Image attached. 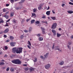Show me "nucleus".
<instances>
[{
    "mask_svg": "<svg viewBox=\"0 0 73 73\" xmlns=\"http://www.w3.org/2000/svg\"><path fill=\"white\" fill-rule=\"evenodd\" d=\"M23 48H21L14 47L12 48V52L13 53H16L17 54L18 53H20L22 52V50Z\"/></svg>",
    "mask_w": 73,
    "mask_h": 73,
    "instance_id": "nucleus-1",
    "label": "nucleus"
},
{
    "mask_svg": "<svg viewBox=\"0 0 73 73\" xmlns=\"http://www.w3.org/2000/svg\"><path fill=\"white\" fill-rule=\"evenodd\" d=\"M12 62L15 64H21V61L20 60L18 59L15 60H12Z\"/></svg>",
    "mask_w": 73,
    "mask_h": 73,
    "instance_id": "nucleus-2",
    "label": "nucleus"
},
{
    "mask_svg": "<svg viewBox=\"0 0 73 73\" xmlns=\"http://www.w3.org/2000/svg\"><path fill=\"white\" fill-rule=\"evenodd\" d=\"M57 23H53L51 27L52 29H56L57 27Z\"/></svg>",
    "mask_w": 73,
    "mask_h": 73,
    "instance_id": "nucleus-3",
    "label": "nucleus"
},
{
    "mask_svg": "<svg viewBox=\"0 0 73 73\" xmlns=\"http://www.w3.org/2000/svg\"><path fill=\"white\" fill-rule=\"evenodd\" d=\"M50 64H47L45 66V69H48L50 68Z\"/></svg>",
    "mask_w": 73,
    "mask_h": 73,
    "instance_id": "nucleus-4",
    "label": "nucleus"
},
{
    "mask_svg": "<svg viewBox=\"0 0 73 73\" xmlns=\"http://www.w3.org/2000/svg\"><path fill=\"white\" fill-rule=\"evenodd\" d=\"M15 44H16V42H11L10 43V45L11 46H15Z\"/></svg>",
    "mask_w": 73,
    "mask_h": 73,
    "instance_id": "nucleus-5",
    "label": "nucleus"
},
{
    "mask_svg": "<svg viewBox=\"0 0 73 73\" xmlns=\"http://www.w3.org/2000/svg\"><path fill=\"white\" fill-rule=\"evenodd\" d=\"M9 32V29L7 28L5 29V30L3 31L4 33H7Z\"/></svg>",
    "mask_w": 73,
    "mask_h": 73,
    "instance_id": "nucleus-6",
    "label": "nucleus"
},
{
    "mask_svg": "<svg viewBox=\"0 0 73 73\" xmlns=\"http://www.w3.org/2000/svg\"><path fill=\"white\" fill-rule=\"evenodd\" d=\"M42 29V34H44L45 33V29L44 28H42V27H41Z\"/></svg>",
    "mask_w": 73,
    "mask_h": 73,
    "instance_id": "nucleus-7",
    "label": "nucleus"
},
{
    "mask_svg": "<svg viewBox=\"0 0 73 73\" xmlns=\"http://www.w3.org/2000/svg\"><path fill=\"white\" fill-rule=\"evenodd\" d=\"M42 5L40 4L39 5V6L38 7V9L39 10H40L42 8Z\"/></svg>",
    "mask_w": 73,
    "mask_h": 73,
    "instance_id": "nucleus-8",
    "label": "nucleus"
},
{
    "mask_svg": "<svg viewBox=\"0 0 73 73\" xmlns=\"http://www.w3.org/2000/svg\"><path fill=\"white\" fill-rule=\"evenodd\" d=\"M50 11H47L46 13V14L47 15H48V16H49V15L50 14Z\"/></svg>",
    "mask_w": 73,
    "mask_h": 73,
    "instance_id": "nucleus-9",
    "label": "nucleus"
},
{
    "mask_svg": "<svg viewBox=\"0 0 73 73\" xmlns=\"http://www.w3.org/2000/svg\"><path fill=\"white\" fill-rule=\"evenodd\" d=\"M52 32L54 33V36H56V31L54 30H52Z\"/></svg>",
    "mask_w": 73,
    "mask_h": 73,
    "instance_id": "nucleus-10",
    "label": "nucleus"
},
{
    "mask_svg": "<svg viewBox=\"0 0 73 73\" xmlns=\"http://www.w3.org/2000/svg\"><path fill=\"white\" fill-rule=\"evenodd\" d=\"M48 54H49V53L48 52L46 53V54L44 55V58H47L48 57Z\"/></svg>",
    "mask_w": 73,
    "mask_h": 73,
    "instance_id": "nucleus-11",
    "label": "nucleus"
},
{
    "mask_svg": "<svg viewBox=\"0 0 73 73\" xmlns=\"http://www.w3.org/2000/svg\"><path fill=\"white\" fill-rule=\"evenodd\" d=\"M38 40L40 41H42L43 40V38L42 37H39L38 38Z\"/></svg>",
    "mask_w": 73,
    "mask_h": 73,
    "instance_id": "nucleus-12",
    "label": "nucleus"
},
{
    "mask_svg": "<svg viewBox=\"0 0 73 73\" xmlns=\"http://www.w3.org/2000/svg\"><path fill=\"white\" fill-rule=\"evenodd\" d=\"M68 13H69L70 14H72V13H73V11H67Z\"/></svg>",
    "mask_w": 73,
    "mask_h": 73,
    "instance_id": "nucleus-13",
    "label": "nucleus"
},
{
    "mask_svg": "<svg viewBox=\"0 0 73 73\" xmlns=\"http://www.w3.org/2000/svg\"><path fill=\"white\" fill-rule=\"evenodd\" d=\"M10 70L12 72H14L15 71V70H14V68L13 67H11L10 68Z\"/></svg>",
    "mask_w": 73,
    "mask_h": 73,
    "instance_id": "nucleus-14",
    "label": "nucleus"
},
{
    "mask_svg": "<svg viewBox=\"0 0 73 73\" xmlns=\"http://www.w3.org/2000/svg\"><path fill=\"white\" fill-rule=\"evenodd\" d=\"M25 1V0H21V1L19 2V4H21V3H24Z\"/></svg>",
    "mask_w": 73,
    "mask_h": 73,
    "instance_id": "nucleus-15",
    "label": "nucleus"
},
{
    "mask_svg": "<svg viewBox=\"0 0 73 73\" xmlns=\"http://www.w3.org/2000/svg\"><path fill=\"white\" fill-rule=\"evenodd\" d=\"M10 39L11 40H13L14 39V37L13 36H9Z\"/></svg>",
    "mask_w": 73,
    "mask_h": 73,
    "instance_id": "nucleus-16",
    "label": "nucleus"
},
{
    "mask_svg": "<svg viewBox=\"0 0 73 73\" xmlns=\"http://www.w3.org/2000/svg\"><path fill=\"white\" fill-rule=\"evenodd\" d=\"M3 17H5L6 19H8V17H9V16L5 15V16H3Z\"/></svg>",
    "mask_w": 73,
    "mask_h": 73,
    "instance_id": "nucleus-17",
    "label": "nucleus"
},
{
    "mask_svg": "<svg viewBox=\"0 0 73 73\" xmlns=\"http://www.w3.org/2000/svg\"><path fill=\"white\" fill-rule=\"evenodd\" d=\"M29 70H30V72H32V71H33L34 70V69L32 68H30Z\"/></svg>",
    "mask_w": 73,
    "mask_h": 73,
    "instance_id": "nucleus-18",
    "label": "nucleus"
},
{
    "mask_svg": "<svg viewBox=\"0 0 73 73\" xmlns=\"http://www.w3.org/2000/svg\"><path fill=\"white\" fill-rule=\"evenodd\" d=\"M5 65V63L3 62H0V65Z\"/></svg>",
    "mask_w": 73,
    "mask_h": 73,
    "instance_id": "nucleus-19",
    "label": "nucleus"
},
{
    "mask_svg": "<svg viewBox=\"0 0 73 73\" xmlns=\"http://www.w3.org/2000/svg\"><path fill=\"white\" fill-rule=\"evenodd\" d=\"M32 16H31L32 17H34V16H36V14L34 13H32Z\"/></svg>",
    "mask_w": 73,
    "mask_h": 73,
    "instance_id": "nucleus-20",
    "label": "nucleus"
},
{
    "mask_svg": "<svg viewBox=\"0 0 73 73\" xmlns=\"http://www.w3.org/2000/svg\"><path fill=\"white\" fill-rule=\"evenodd\" d=\"M64 63V61H62L60 62V63H59V64L60 65H62Z\"/></svg>",
    "mask_w": 73,
    "mask_h": 73,
    "instance_id": "nucleus-21",
    "label": "nucleus"
},
{
    "mask_svg": "<svg viewBox=\"0 0 73 73\" xmlns=\"http://www.w3.org/2000/svg\"><path fill=\"white\" fill-rule=\"evenodd\" d=\"M57 37H60V36H61V35L60 34H58V33H57Z\"/></svg>",
    "mask_w": 73,
    "mask_h": 73,
    "instance_id": "nucleus-22",
    "label": "nucleus"
},
{
    "mask_svg": "<svg viewBox=\"0 0 73 73\" xmlns=\"http://www.w3.org/2000/svg\"><path fill=\"white\" fill-rule=\"evenodd\" d=\"M35 23L36 25H38L39 24V23H40V22H39V21H37L35 22Z\"/></svg>",
    "mask_w": 73,
    "mask_h": 73,
    "instance_id": "nucleus-23",
    "label": "nucleus"
},
{
    "mask_svg": "<svg viewBox=\"0 0 73 73\" xmlns=\"http://www.w3.org/2000/svg\"><path fill=\"white\" fill-rule=\"evenodd\" d=\"M35 20H32L31 21V24H32V23H35Z\"/></svg>",
    "mask_w": 73,
    "mask_h": 73,
    "instance_id": "nucleus-24",
    "label": "nucleus"
},
{
    "mask_svg": "<svg viewBox=\"0 0 73 73\" xmlns=\"http://www.w3.org/2000/svg\"><path fill=\"white\" fill-rule=\"evenodd\" d=\"M51 19H52V20H56V17H51Z\"/></svg>",
    "mask_w": 73,
    "mask_h": 73,
    "instance_id": "nucleus-25",
    "label": "nucleus"
},
{
    "mask_svg": "<svg viewBox=\"0 0 73 73\" xmlns=\"http://www.w3.org/2000/svg\"><path fill=\"white\" fill-rule=\"evenodd\" d=\"M0 24H1V23H4V21L3 20L1 19H0Z\"/></svg>",
    "mask_w": 73,
    "mask_h": 73,
    "instance_id": "nucleus-26",
    "label": "nucleus"
},
{
    "mask_svg": "<svg viewBox=\"0 0 73 73\" xmlns=\"http://www.w3.org/2000/svg\"><path fill=\"white\" fill-rule=\"evenodd\" d=\"M56 50H58L59 52H62V50L60 49V48H56L55 49Z\"/></svg>",
    "mask_w": 73,
    "mask_h": 73,
    "instance_id": "nucleus-27",
    "label": "nucleus"
},
{
    "mask_svg": "<svg viewBox=\"0 0 73 73\" xmlns=\"http://www.w3.org/2000/svg\"><path fill=\"white\" fill-rule=\"evenodd\" d=\"M67 46L69 49H70H70H71V47L69 45H67Z\"/></svg>",
    "mask_w": 73,
    "mask_h": 73,
    "instance_id": "nucleus-28",
    "label": "nucleus"
},
{
    "mask_svg": "<svg viewBox=\"0 0 73 73\" xmlns=\"http://www.w3.org/2000/svg\"><path fill=\"white\" fill-rule=\"evenodd\" d=\"M33 61H34V62H36V61H37V58H35V60Z\"/></svg>",
    "mask_w": 73,
    "mask_h": 73,
    "instance_id": "nucleus-29",
    "label": "nucleus"
},
{
    "mask_svg": "<svg viewBox=\"0 0 73 73\" xmlns=\"http://www.w3.org/2000/svg\"><path fill=\"white\" fill-rule=\"evenodd\" d=\"M14 14V13L13 12L11 13L10 14V16L11 17H13V14Z\"/></svg>",
    "mask_w": 73,
    "mask_h": 73,
    "instance_id": "nucleus-30",
    "label": "nucleus"
},
{
    "mask_svg": "<svg viewBox=\"0 0 73 73\" xmlns=\"http://www.w3.org/2000/svg\"><path fill=\"white\" fill-rule=\"evenodd\" d=\"M24 37V36L23 35H21L20 37V38H21V39H23Z\"/></svg>",
    "mask_w": 73,
    "mask_h": 73,
    "instance_id": "nucleus-31",
    "label": "nucleus"
},
{
    "mask_svg": "<svg viewBox=\"0 0 73 73\" xmlns=\"http://www.w3.org/2000/svg\"><path fill=\"white\" fill-rule=\"evenodd\" d=\"M17 10H18L19 9H21V8L19 7H17L15 8Z\"/></svg>",
    "mask_w": 73,
    "mask_h": 73,
    "instance_id": "nucleus-32",
    "label": "nucleus"
},
{
    "mask_svg": "<svg viewBox=\"0 0 73 73\" xmlns=\"http://www.w3.org/2000/svg\"><path fill=\"white\" fill-rule=\"evenodd\" d=\"M32 27H30L29 29V32H31V31H32Z\"/></svg>",
    "mask_w": 73,
    "mask_h": 73,
    "instance_id": "nucleus-33",
    "label": "nucleus"
},
{
    "mask_svg": "<svg viewBox=\"0 0 73 73\" xmlns=\"http://www.w3.org/2000/svg\"><path fill=\"white\" fill-rule=\"evenodd\" d=\"M72 42L71 41L68 42V45H71L72 44Z\"/></svg>",
    "mask_w": 73,
    "mask_h": 73,
    "instance_id": "nucleus-34",
    "label": "nucleus"
},
{
    "mask_svg": "<svg viewBox=\"0 0 73 73\" xmlns=\"http://www.w3.org/2000/svg\"><path fill=\"white\" fill-rule=\"evenodd\" d=\"M28 45H29L30 46H31V42H30V41H28Z\"/></svg>",
    "mask_w": 73,
    "mask_h": 73,
    "instance_id": "nucleus-35",
    "label": "nucleus"
},
{
    "mask_svg": "<svg viewBox=\"0 0 73 73\" xmlns=\"http://www.w3.org/2000/svg\"><path fill=\"white\" fill-rule=\"evenodd\" d=\"M13 23H17V21L16 20H13Z\"/></svg>",
    "mask_w": 73,
    "mask_h": 73,
    "instance_id": "nucleus-36",
    "label": "nucleus"
},
{
    "mask_svg": "<svg viewBox=\"0 0 73 73\" xmlns=\"http://www.w3.org/2000/svg\"><path fill=\"white\" fill-rule=\"evenodd\" d=\"M40 57L41 58H42V59H43V60H45V58L43 57L42 56H40Z\"/></svg>",
    "mask_w": 73,
    "mask_h": 73,
    "instance_id": "nucleus-37",
    "label": "nucleus"
},
{
    "mask_svg": "<svg viewBox=\"0 0 73 73\" xmlns=\"http://www.w3.org/2000/svg\"><path fill=\"white\" fill-rule=\"evenodd\" d=\"M22 20L21 23H24V21H25V20L24 19H21Z\"/></svg>",
    "mask_w": 73,
    "mask_h": 73,
    "instance_id": "nucleus-38",
    "label": "nucleus"
},
{
    "mask_svg": "<svg viewBox=\"0 0 73 73\" xmlns=\"http://www.w3.org/2000/svg\"><path fill=\"white\" fill-rule=\"evenodd\" d=\"M68 68V66H64L63 67V68H64V69H67Z\"/></svg>",
    "mask_w": 73,
    "mask_h": 73,
    "instance_id": "nucleus-39",
    "label": "nucleus"
},
{
    "mask_svg": "<svg viewBox=\"0 0 73 73\" xmlns=\"http://www.w3.org/2000/svg\"><path fill=\"white\" fill-rule=\"evenodd\" d=\"M36 36H37V37H40L41 36V34H36Z\"/></svg>",
    "mask_w": 73,
    "mask_h": 73,
    "instance_id": "nucleus-40",
    "label": "nucleus"
},
{
    "mask_svg": "<svg viewBox=\"0 0 73 73\" xmlns=\"http://www.w3.org/2000/svg\"><path fill=\"white\" fill-rule=\"evenodd\" d=\"M9 70V67H8L6 69V71H7V72H8Z\"/></svg>",
    "mask_w": 73,
    "mask_h": 73,
    "instance_id": "nucleus-41",
    "label": "nucleus"
},
{
    "mask_svg": "<svg viewBox=\"0 0 73 73\" xmlns=\"http://www.w3.org/2000/svg\"><path fill=\"white\" fill-rule=\"evenodd\" d=\"M3 12H6V10H5V9L4 8L3 9Z\"/></svg>",
    "mask_w": 73,
    "mask_h": 73,
    "instance_id": "nucleus-42",
    "label": "nucleus"
},
{
    "mask_svg": "<svg viewBox=\"0 0 73 73\" xmlns=\"http://www.w3.org/2000/svg\"><path fill=\"white\" fill-rule=\"evenodd\" d=\"M25 70H28L29 68H25Z\"/></svg>",
    "mask_w": 73,
    "mask_h": 73,
    "instance_id": "nucleus-43",
    "label": "nucleus"
},
{
    "mask_svg": "<svg viewBox=\"0 0 73 73\" xmlns=\"http://www.w3.org/2000/svg\"><path fill=\"white\" fill-rule=\"evenodd\" d=\"M24 31L25 32V33H27V32H28V31L25 30Z\"/></svg>",
    "mask_w": 73,
    "mask_h": 73,
    "instance_id": "nucleus-44",
    "label": "nucleus"
},
{
    "mask_svg": "<svg viewBox=\"0 0 73 73\" xmlns=\"http://www.w3.org/2000/svg\"><path fill=\"white\" fill-rule=\"evenodd\" d=\"M69 4H70V5H73V3L71 2H69Z\"/></svg>",
    "mask_w": 73,
    "mask_h": 73,
    "instance_id": "nucleus-45",
    "label": "nucleus"
},
{
    "mask_svg": "<svg viewBox=\"0 0 73 73\" xmlns=\"http://www.w3.org/2000/svg\"><path fill=\"white\" fill-rule=\"evenodd\" d=\"M31 46H30V45H27V47L28 48H29V49H31Z\"/></svg>",
    "mask_w": 73,
    "mask_h": 73,
    "instance_id": "nucleus-46",
    "label": "nucleus"
},
{
    "mask_svg": "<svg viewBox=\"0 0 73 73\" xmlns=\"http://www.w3.org/2000/svg\"><path fill=\"white\" fill-rule=\"evenodd\" d=\"M31 20V18H30L29 19H27L26 21L27 22H28V21H29V20Z\"/></svg>",
    "mask_w": 73,
    "mask_h": 73,
    "instance_id": "nucleus-47",
    "label": "nucleus"
},
{
    "mask_svg": "<svg viewBox=\"0 0 73 73\" xmlns=\"http://www.w3.org/2000/svg\"><path fill=\"white\" fill-rule=\"evenodd\" d=\"M52 12L53 13H54V14H55V12H54V10H52Z\"/></svg>",
    "mask_w": 73,
    "mask_h": 73,
    "instance_id": "nucleus-48",
    "label": "nucleus"
},
{
    "mask_svg": "<svg viewBox=\"0 0 73 73\" xmlns=\"http://www.w3.org/2000/svg\"><path fill=\"white\" fill-rule=\"evenodd\" d=\"M46 17H45V15H43L42 17V19H45Z\"/></svg>",
    "mask_w": 73,
    "mask_h": 73,
    "instance_id": "nucleus-49",
    "label": "nucleus"
},
{
    "mask_svg": "<svg viewBox=\"0 0 73 73\" xmlns=\"http://www.w3.org/2000/svg\"><path fill=\"white\" fill-rule=\"evenodd\" d=\"M10 1L11 3H13L14 2V0H11Z\"/></svg>",
    "mask_w": 73,
    "mask_h": 73,
    "instance_id": "nucleus-50",
    "label": "nucleus"
},
{
    "mask_svg": "<svg viewBox=\"0 0 73 73\" xmlns=\"http://www.w3.org/2000/svg\"><path fill=\"white\" fill-rule=\"evenodd\" d=\"M56 49H59L58 46H56V47H55V50H56Z\"/></svg>",
    "mask_w": 73,
    "mask_h": 73,
    "instance_id": "nucleus-51",
    "label": "nucleus"
},
{
    "mask_svg": "<svg viewBox=\"0 0 73 73\" xmlns=\"http://www.w3.org/2000/svg\"><path fill=\"white\" fill-rule=\"evenodd\" d=\"M5 49L7 50V49H8V47H7V46H5Z\"/></svg>",
    "mask_w": 73,
    "mask_h": 73,
    "instance_id": "nucleus-52",
    "label": "nucleus"
},
{
    "mask_svg": "<svg viewBox=\"0 0 73 73\" xmlns=\"http://www.w3.org/2000/svg\"><path fill=\"white\" fill-rule=\"evenodd\" d=\"M54 44H53V46H52V49H54Z\"/></svg>",
    "mask_w": 73,
    "mask_h": 73,
    "instance_id": "nucleus-53",
    "label": "nucleus"
},
{
    "mask_svg": "<svg viewBox=\"0 0 73 73\" xmlns=\"http://www.w3.org/2000/svg\"><path fill=\"white\" fill-rule=\"evenodd\" d=\"M9 13V11H7V12H6L5 13V15H7V14H8V13Z\"/></svg>",
    "mask_w": 73,
    "mask_h": 73,
    "instance_id": "nucleus-54",
    "label": "nucleus"
},
{
    "mask_svg": "<svg viewBox=\"0 0 73 73\" xmlns=\"http://www.w3.org/2000/svg\"><path fill=\"white\" fill-rule=\"evenodd\" d=\"M6 24L5 25V26L6 27H8V26H9V25H8V24H7V23H6Z\"/></svg>",
    "mask_w": 73,
    "mask_h": 73,
    "instance_id": "nucleus-55",
    "label": "nucleus"
},
{
    "mask_svg": "<svg viewBox=\"0 0 73 73\" xmlns=\"http://www.w3.org/2000/svg\"><path fill=\"white\" fill-rule=\"evenodd\" d=\"M9 5V4H7L6 5V7H8Z\"/></svg>",
    "mask_w": 73,
    "mask_h": 73,
    "instance_id": "nucleus-56",
    "label": "nucleus"
},
{
    "mask_svg": "<svg viewBox=\"0 0 73 73\" xmlns=\"http://www.w3.org/2000/svg\"><path fill=\"white\" fill-rule=\"evenodd\" d=\"M33 11L34 12H36V10L35 9H33Z\"/></svg>",
    "mask_w": 73,
    "mask_h": 73,
    "instance_id": "nucleus-57",
    "label": "nucleus"
},
{
    "mask_svg": "<svg viewBox=\"0 0 73 73\" xmlns=\"http://www.w3.org/2000/svg\"><path fill=\"white\" fill-rule=\"evenodd\" d=\"M10 20H11V19H9L8 20L6 21V23H7V22H9V21H10Z\"/></svg>",
    "mask_w": 73,
    "mask_h": 73,
    "instance_id": "nucleus-58",
    "label": "nucleus"
},
{
    "mask_svg": "<svg viewBox=\"0 0 73 73\" xmlns=\"http://www.w3.org/2000/svg\"><path fill=\"white\" fill-rule=\"evenodd\" d=\"M3 36H4V37H5V38H6L7 37V35H4Z\"/></svg>",
    "mask_w": 73,
    "mask_h": 73,
    "instance_id": "nucleus-59",
    "label": "nucleus"
},
{
    "mask_svg": "<svg viewBox=\"0 0 73 73\" xmlns=\"http://www.w3.org/2000/svg\"><path fill=\"white\" fill-rule=\"evenodd\" d=\"M45 24H46V25H47V24H48V23H47V21H45V22L44 23Z\"/></svg>",
    "mask_w": 73,
    "mask_h": 73,
    "instance_id": "nucleus-60",
    "label": "nucleus"
},
{
    "mask_svg": "<svg viewBox=\"0 0 73 73\" xmlns=\"http://www.w3.org/2000/svg\"><path fill=\"white\" fill-rule=\"evenodd\" d=\"M3 32L2 31H1L0 32V34L1 35V34H3Z\"/></svg>",
    "mask_w": 73,
    "mask_h": 73,
    "instance_id": "nucleus-61",
    "label": "nucleus"
},
{
    "mask_svg": "<svg viewBox=\"0 0 73 73\" xmlns=\"http://www.w3.org/2000/svg\"><path fill=\"white\" fill-rule=\"evenodd\" d=\"M64 5H65V4L63 3L62 4V6L63 7H64Z\"/></svg>",
    "mask_w": 73,
    "mask_h": 73,
    "instance_id": "nucleus-62",
    "label": "nucleus"
},
{
    "mask_svg": "<svg viewBox=\"0 0 73 73\" xmlns=\"http://www.w3.org/2000/svg\"><path fill=\"white\" fill-rule=\"evenodd\" d=\"M70 38H71V39H73V35H72L71 37H70Z\"/></svg>",
    "mask_w": 73,
    "mask_h": 73,
    "instance_id": "nucleus-63",
    "label": "nucleus"
},
{
    "mask_svg": "<svg viewBox=\"0 0 73 73\" xmlns=\"http://www.w3.org/2000/svg\"><path fill=\"white\" fill-rule=\"evenodd\" d=\"M23 66H27V64H23Z\"/></svg>",
    "mask_w": 73,
    "mask_h": 73,
    "instance_id": "nucleus-64",
    "label": "nucleus"
}]
</instances>
